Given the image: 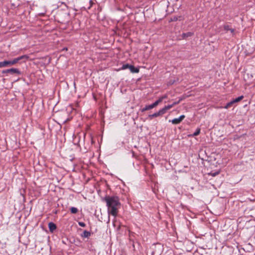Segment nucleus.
<instances>
[{"mask_svg": "<svg viewBox=\"0 0 255 255\" xmlns=\"http://www.w3.org/2000/svg\"><path fill=\"white\" fill-rule=\"evenodd\" d=\"M104 200L108 207V214L116 217L118 213V208L120 206L119 198L116 196H106Z\"/></svg>", "mask_w": 255, "mask_h": 255, "instance_id": "f257e3e1", "label": "nucleus"}, {"mask_svg": "<svg viewBox=\"0 0 255 255\" xmlns=\"http://www.w3.org/2000/svg\"><path fill=\"white\" fill-rule=\"evenodd\" d=\"M29 58L28 56L27 55H24L16 58L10 61H4V63L5 65V67L7 66L8 65L11 66L15 64L18 63L20 60L22 59H27Z\"/></svg>", "mask_w": 255, "mask_h": 255, "instance_id": "f03ea898", "label": "nucleus"}, {"mask_svg": "<svg viewBox=\"0 0 255 255\" xmlns=\"http://www.w3.org/2000/svg\"><path fill=\"white\" fill-rule=\"evenodd\" d=\"M164 112L162 109H160L158 112H156L152 115H148V118L149 120H152V118L157 117L159 116H161L163 114H164Z\"/></svg>", "mask_w": 255, "mask_h": 255, "instance_id": "7ed1b4c3", "label": "nucleus"}, {"mask_svg": "<svg viewBox=\"0 0 255 255\" xmlns=\"http://www.w3.org/2000/svg\"><path fill=\"white\" fill-rule=\"evenodd\" d=\"M2 73H11L12 74H17L18 75L20 74V71L18 69H16V68H11V69H7L5 70H3L2 71Z\"/></svg>", "mask_w": 255, "mask_h": 255, "instance_id": "20e7f679", "label": "nucleus"}, {"mask_svg": "<svg viewBox=\"0 0 255 255\" xmlns=\"http://www.w3.org/2000/svg\"><path fill=\"white\" fill-rule=\"evenodd\" d=\"M185 118L184 115L180 116L178 118H175L172 120L171 122L174 125H177L180 123L182 120Z\"/></svg>", "mask_w": 255, "mask_h": 255, "instance_id": "39448f33", "label": "nucleus"}, {"mask_svg": "<svg viewBox=\"0 0 255 255\" xmlns=\"http://www.w3.org/2000/svg\"><path fill=\"white\" fill-rule=\"evenodd\" d=\"M180 101H181V100H179L177 102H175L171 105H169L165 106L163 108H162V110H163L164 113H165L168 110H169L170 109L172 108L175 105L179 104L180 103Z\"/></svg>", "mask_w": 255, "mask_h": 255, "instance_id": "423d86ee", "label": "nucleus"}, {"mask_svg": "<svg viewBox=\"0 0 255 255\" xmlns=\"http://www.w3.org/2000/svg\"><path fill=\"white\" fill-rule=\"evenodd\" d=\"M48 227H49V231L51 232H53L56 229V225L52 222L49 223Z\"/></svg>", "mask_w": 255, "mask_h": 255, "instance_id": "0eeeda50", "label": "nucleus"}, {"mask_svg": "<svg viewBox=\"0 0 255 255\" xmlns=\"http://www.w3.org/2000/svg\"><path fill=\"white\" fill-rule=\"evenodd\" d=\"M153 251L150 253L151 255H160V250L157 251V249L155 246H154L152 249Z\"/></svg>", "mask_w": 255, "mask_h": 255, "instance_id": "6e6552de", "label": "nucleus"}, {"mask_svg": "<svg viewBox=\"0 0 255 255\" xmlns=\"http://www.w3.org/2000/svg\"><path fill=\"white\" fill-rule=\"evenodd\" d=\"M154 108V107L153 106V104H152L151 105L146 106L144 108H143V109H141L140 110L142 112H144L145 111L149 110Z\"/></svg>", "mask_w": 255, "mask_h": 255, "instance_id": "1a4fd4ad", "label": "nucleus"}, {"mask_svg": "<svg viewBox=\"0 0 255 255\" xmlns=\"http://www.w3.org/2000/svg\"><path fill=\"white\" fill-rule=\"evenodd\" d=\"M224 29L226 31H230L233 35H234L235 29L230 28L228 25H225L224 26Z\"/></svg>", "mask_w": 255, "mask_h": 255, "instance_id": "9d476101", "label": "nucleus"}, {"mask_svg": "<svg viewBox=\"0 0 255 255\" xmlns=\"http://www.w3.org/2000/svg\"><path fill=\"white\" fill-rule=\"evenodd\" d=\"M129 69L132 73H138L139 72V69L138 68H136L131 65L129 66Z\"/></svg>", "mask_w": 255, "mask_h": 255, "instance_id": "9b49d317", "label": "nucleus"}, {"mask_svg": "<svg viewBox=\"0 0 255 255\" xmlns=\"http://www.w3.org/2000/svg\"><path fill=\"white\" fill-rule=\"evenodd\" d=\"M193 35V33L192 32H187V33H183L182 34V37L183 39H185L188 37H189V36H191Z\"/></svg>", "mask_w": 255, "mask_h": 255, "instance_id": "f8f14e48", "label": "nucleus"}, {"mask_svg": "<svg viewBox=\"0 0 255 255\" xmlns=\"http://www.w3.org/2000/svg\"><path fill=\"white\" fill-rule=\"evenodd\" d=\"M91 235V233L87 231H84L83 233L81 235V237L83 238H88Z\"/></svg>", "mask_w": 255, "mask_h": 255, "instance_id": "ddd939ff", "label": "nucleus"}, {"mask_svg": "<svg viewBox=\"0 0 255 255\" xmlns=\"http://www.w3.org/2000/svg\"><path fill=\"white\" fill-rule=\"evenodd\" d=\"M162 101V98H159L158 100H156L155 102L152 103L153 106L154 108L156 107L160 103H161Z\"/></svg>", "mask_w": 255, "mask_h": 255, "instance_id": "4468645a", "label": "nucleus"}, {"mask_svg": "<svg viewBox=\"0 0 255 255\" xmlns=\"http://www.w3.org/2000/svg\"><path fill=\"white\" fill-rule=\"evenodd\" d=\"M70 211L72 214H76L78 212V209L75 207H71Z\"/></svg>", "mask_w": 255, "mask_h": 255, "instance_id": "2eb2a0df", "label": "nucleus"}, {"mask_svg": "<svg viewBox=\"0 0 255 255\" xmlns=\"http://www.w3.org/2000/svg\"><path fill=\"white\" fill-rule=\"evenodd\" d=\"M130 65L129 64H124L122 68H121V70H125V69H128L129 68V66H130Z\"/></svg>", "mask_w": 255, "mask_h": 255, "instance_id": "dca6fc26", "label": "nucleus"}, {"mask_svg": "<svg viewBox=\"0 0 255 255\" xmlns=\"http://www.w3.org/2000/svg\"><path fill=\"white\" fill-rule=\"evenodd\" d=\"M244 98V96H241L237 98H236L234 100V102H235V103H237V102H238L239 101H240L241 100H242Z\"/></svg>", "mask_w": 255, "mask_h": 255, "instance_id": "f3484780", "label": "nucleus"}, {"mask_svg": "<svg viewBox=\"0 0 255 255\" xmlns=\"http://www.w3.org/2000/svg\"><path fill=\"white\" fill-rule=\"evenodd\" d=\"M181 18V16H179L178 17H176V16H174V17H173L172 18H171V21H176V20H178V19H179V20H180V19H180Z\"/></svg>", "mask_w": 255, "mask_h": 255, "instance_id": "a211bd4d", "label": "nucleus"}, {"mask_svg": "<svg viewBox=\"0 0 255 255\" xmlns=\"http://www.w3.org/2000/svg\"><path fill=\"white\" fill-rule=\"evenodd\" d=\"M219 174V171H216L215 172H211V173H209V175H211V176H212L213 177L216 176L217 175H218Z\"/></svg>", "mask_w": 255, "mask_h": 255, "instance_id": "6ab92c4d", "label": "nucleus"}, {"mask_svg": "<svg viewBox=\"0 0 255 255\" xmlns=\"http://www.w3.org/2000/svg\"><path fill=\"white\" fill-rule=\"evenodd\" d=\"M200 128H197L196 129V131L193 133V136H197L198 135L199 133H200Z\"/></svg>", "mask_w": 255, "mask_h": 255, "instance_id": "aec40b11", "label": "nucleus"}, {"mask_svg": "<svg viewBox=\"0 0 255 255\" xmlns=\"http://www.w3.org/2000/svg\"><path fill=\"white\" fill-rule=\"evenodd\" d=\"M231 104L230 102H229L227 104V105H226V106L225 107V109H228L230 107H231Z\"/></svg>", "mask_w": 255, "mask_h": 255, "instance_id": "412c9836", "label": "nucleus"}, {"mask_svg": "<svg viewBox=\"0 0 255 255\" xmlns=\"http://www.w3.org/2000/svg\"><path fill=\"white\" fill-rule=\"evenodd\" d=\"M79 225L80 226L82 227H84L86 226L85 224L83 222H79Z\"/></svg>", "mask_w": 255, "mask_h": 255, "instance_id": "4be33fe9", "label": "nucleus"}, {"mask_svg": "<svg viewBox=\"0 0 255 255\" xmlns=\"http://www.w3.org/2000/svg\"><path fill=\"white\" fill-rule=\"evenodd\" d=\"M5 67L4 61L0 62V67Z\"/></svg>", "mask_w": 255, "mask_h": 255, "instance_id": "5701e85b", "label": "nucleus"}, {"mask_svg": "<svg viewBox=\"0 0 255 255\" xmlns=\"http://www.w3.org/2000/svg\"><path fill=\"white\" fill-rule=\"evenodd\" d=\"M167 97V95H164V96H163L161 97H160V98H162V100L165 98H166Z\"/></svg>", "mask_w": 255, "mask_h": 255, "instance_id": "b1692460", "label": "nucleus"}, {"mask_svg": "<svg viewBox=\"0 0 255 255\" xmlns=\"http://www.w3.org/2000/svg\"><path fill=\"white\" fill-rule=\"evenodd\" d=\"M90 5L89 7V8H90L92 6V4L93 3V2H92V1L91 0L90 1Z\"/></svg>", "mask_w": 255, "mask_h": 255, "instance_id": "393cba45", "label": "nucleus"}, {"mask_svg": "<svg viewBox=\"0 0 255 255\" xmlns=\"http://www.w3.org/2000/svg\"><path fill=\"white\" fill-rule=\"evenodd\" d=\"M230 103H231V105H232L233 104L235 103V102H234V100L231 102H230Z\"/></svg>", "mask_w": 255, "mask_h": 255, "instance_id": "a878e982", "label": "nucleus"}]
</instances>
